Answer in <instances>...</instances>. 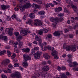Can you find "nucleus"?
I'll list each match as a JSON object with an SVG mask.
<instances>
[{"mask_svg":"<svg viewBox=\"0 0 78 78\" xmlns=\"http://www.w3.org/2000/svg\"><path fill=\"white\" fill-rule=\"evenodd\" d=\"M13 30V29L12 28H10V29H9V34L10 36H12V31Z\"/></svg>","mask_w":78,"mask_h":78,"instance_id":"nucleus-19","label":"nucleus"},{"mask_svg":"<svg viewBox=\"0 0 78 78\" xmlns=\"http://www.w3.org/2000/svg\"><path fill=\"white\" fill-rule=\"evenodd\" d=\"M47 37H48V38H51V35L50 34H49L47 35Z\"/></svg>","mask_w":78,"mask_h":78,"instance_id":"nucleus-58","label":"nucleus"},{"mask_svg":"<svg viewBox=\"0 0 78 78\" xmlns=\"http://www.w3.org/2000/svg\"><path fill=\"white\" fill-rule=\"evenodd\" d=\"M2 39L5 42H7V41H8V37L6 36H2Z\"/></svg>","mask_w":78,"mask_h":78,"instance_id":"nucleus-21","label":"nucleus"},{"mask_svg":"<svg viewBox=\"0 0 78 78\" xmlns=\"http://www.w3.org/2000/svg\"><path fill=\"white\" fill-rule=\"evenodd\" d=\"M31 7V4L30 3H27L24 5H18L17 6V7L18 9H20L22 12H23L25 11V8H28Z\"/></svg>","mask_w":78,"mask_h":78,"instance_id":"nucleus-1","label":"nucleus"},{"mask_svg":"<svg viewBox=\"0 0 78 78\" xmlns=\"http://www.w3.org/2000/svg\"><path fill=\"white\" fill-rule=\"evenodd\" d=\"M45 12L43 11H40L39 12V14H40V15H44L45 14Z\"/></svg>","mask_w":78,"mask_h":78,"instance_id":"nucleus-36","label":"nucleus"},{"mask_svg":"<svg viewBox=\"0 0 78 78\" xmlns=\"http://www.w3.org/2000/svg\"><path fill=\"white\" fill-rule=\"evenodd\" d=\"M38 77L39 78H45V76H48V73H45L44 74L39 73L38 75Z\"/></svg>","mask_w":78,"mask_h":78,"instance_id":"nucleus-8","label":"nucleus"},{"mask_svg":"<svg viewBox=\"0 0 78 78\" xmlns=\"http://www.w3.org/2000/svg\"><path fill=\"white\" fill-rule=\"evenodd\" d=\"M53 34L54 36H55L59 37L60 36L61 34L60 33V32H59V31H55L53 33Z\"/></svg>","mask_w":78,"mask_h":78,"instance_id":"nucleus-12","label":"nucleus"},{"mask_svg":"<svg viewBox=\"0 0 78 78\" xmlns=\"http://www.w3.org/2000/svg\"><path fill=\"white\" fill-rule=\"evenodd\" d=\"M73 28L74 30L76 29V28H78V24H77L76 25H75L73 27Z\"/></svg>","mask_w":78,"mask_h":78,"instance_id":"nucleus-39","label":"nucleus"},{"mask_svg":"<svg viewBox=\"0 0 78 78\" xmlns=\"http://www.w3.org/2000/svg\"><path fill=\"white\" fill-rule=\"evenodd\" d=\"M52 56H54L58 55V51L56 50H54L51 53Z\"/></svg>","mask_w":78,"mask_h":78,"instance_id":"nucleus-17","label":"nucleus"},{"mask_svg":"<svg viewBox=\"0 0 78 78\" xmlns=\"http://www.w3.org/2000/svg\"><path fill=\"white\" fill-rule=\"evenodd\" d=\"M8 66L10 69H12V66L11 64L9 65Z\"/></svg>","mask_w":78,"mask_h":78,"instance_id":"nucleus-60","label":"nucleus"},{"mask_svg":"<svg viewBox=\"0 0 78 78\" xmlns=\"http://www.w3.org/2000/svg\"><path fill=\"white\" fill-rule=\"evenodd\" d=\"M26 23L27 24H29L30 25L33 26V20H29L28 22H27Z\"/></svg>","mask_w":78,"mask_h":78,"instance_id":"nucleus-15","label":"nucleus"},{"mask_svg":"<svg viewBox=\"0 0 78 78\" xmlns=\"http://www.w3.org/2000/svg\"><path fill=\"white\" fill-rule=\"evenodd\" d=\"M34 25L36 26H38V25L41 26V25H42V22L39 20H35L34 21Z\"/></svg>","mask_w":78,"mask_h":78,"instance_id":"nucleus-7","label":"nucleus"},{"mask_svg":"<svg viewBox=\"0 0 78 78\" xmlns=\"http://www.w3.org/2000/svg\"><path fill=\"white\" fill-rule=\"evenodd\" d=\"M4 72L5 73H11V70L9 69H8L6 70H5L4 71Z\"/></svg>","mask_w":78,"mask_h":78,"instance_id":"nucleus-27","label":"nucleus"},{"mask_svg":"<svg viewBox=\"0 0 78 78\" xmlns=\"http://www.w3.org/2000/svg\"><path fill=\"white\" fill-rule=\"evenodd\" d=\"M26 19H27V15H25L23 18V20H26Z\"/></svg>","mask_w":78,"mask_h":78,"instance_id":"nucleus-48","label":"nucleus"},{"mask_svg":"<svg viewBox=\"0 0 78 78\" xmlns=\"http://www.w3.org/2000/svg\"><path fill=\"white\" fill-rule=\"evenodd\" d=\"M27 0H21L20 1V5H21V4H22V3H23V2H27Z\"/></svg>","mask_w":78,"mask_h":78,"instance_id":"nucleus-38","label":"nucleus"},{"mask_svg":"<svg viewBox=\"0 0 78 78\" xmlns=\"http://www.w3.org/2000/svg\"><path fill=\"white\" fill-rule=\"evenodd\" d=\"M71 7H72V8L73 9L74 12H78V10L77 9V7L76 6L74 5H71Z\"/></svg>","mask_w":78,"mask_h":78,"instance_id":"nucleus-11","label":"nucleus"},{"mask_svg":"<svg viewBox=\"0 0 78 78\" xmlns=\"http://www.w3.org/2000/svg\"><path fill=\"white\" fill-rule=\"evenodd\" d=\"M67 56L68 58H69V59L72 58V55H68Z\"/></svg>","mask_w":78,"mask_h":78,"instance_id":"nucleus-62","label":"nucleus"},{"mask_svg":"<svg viewBox=\"0 0 78 78\" xmlns=\"http://www.w3.org/2000/svg\"><path fill=\"white\" fill-rule=\"evenodd\" d=\"M73 64L74 65L73 66V67L74 68H73V70H75V68H76V66H77V65H78V63H76V62H73Z\"/></svg>","mask_w":78,"mask_h":78,"instance_id":"nucleus-25","label":"nucleus"},{"mask_svg":"<svg viewBox=\"0 0 78 78\" xmlns=\"http://www.w3.org/2000/svg\"><path fill=\"white\" fill-rule=\"evenodd\" d=\"M62 70H66V67L65 66H62Z\"/></svg>","mask_w":78,"mask_h":78,"instance_id":"nucleus-56","label":"nucleus"},{"mask_svg":"<svg viewBox=\"0 0 78 78\" xmlns=\"http://www.w3.org/2000/svg\"><path fill=\"white\" fill-rule=\"evenodd\" d=\"M43 57L46 59H50V57L49 55L45 53L43 54Z\"/></svg>","mask_w":78,"mask_h":78,"instance_id":"nucleus-10","label":"nucleus"},{"mask_svg":"<svg viewBox=\"0 0 78 78\" xmlns=\"http://www.w3.org/2000/svg\"><path fill=\"white\" fill-rule=\"evenodd\" d=\"M5 33H8L9 34V28H6L5 29Z\"/></svg>","mask_w":78,"mask_h":78,"instance_id":"nucleus-40","label":"nucleus"},{"mask_svg":"<svg viewBox=\"0 0 78 78\" xmlns=\"http://www.w3.org/2000/svg\"><path fill=\"white\" fill-rule=\"evenodd\" d=\"M22 37L21 36H19L17 37V40L18 42H20V39H22Z\"/></svg>","mask_w":78,"mask_h":78,"instance_id":"nucleus-33","label":"nucleus"},{"mask_svg":"<svg viewBox=\"0 0 78 78\" xmlns=\"http://www.w3.org/2000/svg\"><path fill=\"white\" fill-rule=\"evenodd\" d=\"M30 48H23L22 49L23 52H26V53H29L30 52Z\"/></svg>","mask_w":78,"mask_h":78,"instance_id":"nucleus-14","label":"nucleus"},{"mask_svg":"<svg viewBox=\"0 0 78 78\" xmlns=\"http://www.w3.org/2000/svg\"><path fill=\"white\" fill-rule=\"evenodd\" d=\"M57 24V23L56 22H55L53 23L52 24V26L54 28H56V25Z\"/></svg>","mask_w":78,"mask_h":78,"instance_id":"nucleus-32","label":"nucleus"},{"mask_svg":"<svg viewBox=\"0 0 78 78\" xmlns=\"http://www.w3.org/2000/svg\"><path fill=\"white\" fill-rule=\"evenodd\" d=\"M16 58V54L14 53L12 55L11 57V59H14Z\"/></svg>","mask_w":78,"mask_h":78,"instance_id":"nucleus-42","label":"nucleus"},{"mask_svg":"<svg viewBox=\"0 0 78 78\" xmlns=\"http://www.w3.org/2000/svg\"><path fill=\"white\" fill-rule=\"evenodd\" d=\"M8 63H9V60L7 59L5 61H3L2 62V64L3 66H6Z\"/></svg>","mask_w":78,"mask_h":78,"instance_id":"nucleus-9","label":"nucleus"},{"mask_svg":"<svg viewBox=\"0 0 78 78\" xmlns=\"http://www.w3.org/2000/svg\"><path fill=\"white\" fill-rule=\"evenodd\" d=\"M23 58H24V60L23 62V65L24 67H27L28 66L27 60H31V58L29 56L26 55H23Z\"/></svg>","mask_w":78,"mask_h":78,"instance_id":"nucleus-2","label":"nucleus"},{"mask_svg":"<svg viewBox=\"0 0 78 78\" xmlns=\"http://www.w3.org/2000/svg\"><path fill=\"white\" fill-rule=\"evenodd\" d=\"M54 58L55 59H58V58H59V57L57 55H54Z\"/></svg>","mask_w":78,"mask_h":78,"instance_id":"nucleus-44","label":"nucleus"},{"mask_svg":"<svg viewBox=\"0 0 78 78\" xmlns=\"http://www.w3.org/2000/svg\"><path fill=\"white\" fill-rule=\"evenodd\" d=\"M55 11L56 12H59V10H58V8H56L55 9Z\"/></svg>","mask_w":78,"mask_h":78,"instance_id":"nucleus-46","label":"nucleus"},{"mask_svg":"<svg viewBox=\"0 0 78 78\" xmlns=\"http://www.w3.org/2000/svg\"><path fill=\"white\" fill-rule=\"evenodd\" d=\"M64 16V14H62V13H60L58 15V17H62Z\"/></svg>","mask_w":78,"mask_h":78,"instance_id":"nucleus-53","label":"nucleus"},{"mask_svg":"<svg viewBox=\"0 0 78 78\" xmlns=\"http://www.w3.org/2000/svg\"><path fill=\"white\" fill-rule=\"evenodd\" d=\"M14 51L16 53H18L19 52V51H18V49H15L14 48Z\"/></svg>","mask_w":78,"mask_h":78,"instance_id":"nucleus-59","label":"nucleus"},{"mask_svg":"<svg viewBox=\"0 0 78 78\" xmlns=\"http://www.w3.org/2000/svg\"><path fill=\"white\" fill-rule=\"evenodd\" d=\"M33 11L34 12H37V9H34L33 10Z\"/></svg>","mask_w":78,"mask_h":78,"instance_id":"nucleus-47","label":"nucleus"},{"mask_svg":"<svg viewBox=\"0 0 78 78\" xmlns=\"http://www.w3.org/2000/svg\"><path fill=\"white\" fill-rule=\"evenodd\" d=\"M1 8L3 10H5V9H6V5H1Z\"/></svg>","mask_w":78,"mask_h":78,"instance_id":"nucleus-29","label":"nucleus"},{"mask_svg":"<svg viewBox=\"0 0 78 78\" xmlns=\"http://www.w3.org/2000/svg\"><path fill=\"white\" fill-rule=\"evenodd\" d=\"M1 77L2 78H7V77L5 76V75L2 74L1 76Z\"/></svg>","mask_w":78,"mask_h":78,"instance_id":"nucleus-49","label":"nucleus"},{"mask_svg":"<svg viewBox=\"0 0 78 78\" xmlns=\"http://www.w3.org/2000/svg\"><path fill=\"white\" fill-rule=\"evenodd\" d=\"M67 45L66 44L64 43L63 44V49H66V48L67 47Z\"/></svg>","mask_w":78,"mask_h":78,"instance_id":"nucleus-37","label":"nucleus"},{"mask_svg":"<svg viewBox=\"0 0 78 78\" xmlns=\"http://www.w3.org/2000/svg\"><path fill=\"white\" fill-rule=\"evenodd\" d=\"M20 34L22 36H26L28 33H31L29 29L26 28L24 30H22L20 31Z\"/></svg>","mask_w":78,"mask_h":78,"instance_id":"nucleus-4","label":"nucleus"},{"mask_svg":"<svg viewBox=\"0 0 78 78\" xmlns=\"http://www.w3.org/2000/svg\"><path fill=\"white\" fill-rule=\"evenodd\" d=\"M14 66L16 67H18L19 66V64L18 63H16L14 65Z\"/></svg>","mask_w":78,"mask_h":78,"instance_id":"nucleus-35","label":"nucleus"},{"mask_svg":"<svg viewBox=\"0 0 78 78\" xmlns=\"http://www.w3.org/2000/svg\"><path fill=\"white\" fill-rule=\"evenodd\" d=\"M30 55L34 56V58L35 59H38L40 58L41 55V52L40 51H37L36 53L34 49H32L30 53Z\"/></svg>","mask_w":78,"mask_h":78,"instance_id":"nucleus-3","label":"nucleus"},{"mask_svg":"<svg viewBox=\"0 0 78 78\" xmlns=\"http://www.w3.org/2000/svg\"><path fill=\"white\" fill-rule=\"evenodd\" d=\"M49 69H50V68H49V67L47 66H45L42 68V70H44V72H47V71H48L49 70Z\"/></svg>","mask_w":78,"mask_h":78,"instance_id":"nucleus-13","label":"nucleus"},{"mask_svg":"<svg viewBox=\"0 0 78 78\" xmlns=\"http://www.w3.org/2000/svg\"><path fill=\"white\" fill-rule=\"evenodd\" d=\"M57 8L59 10V12H60V11H62V7H59L58 8Z\"/></svg>","mask_w":78,"mask_h":78,"instance_id":"nucleus-52","label":"nucleus"},{"mask_svg":"<svg viewBox=\"0 0 78 78\" xmlns=\"http://www.w3.org/2000/svg\"><path fill=\"white\" fill-rule=\"evenodd\" d=\"M29 17L30 19H34L35 17L34 14L33 13H31L29 15Z\"/></svg>","mask_w":78,"mask_h":78,"instance_id":"nucleus-20","label":"nucleus"},{"mask_svg":"<svg viewBox=\"0 0 78 78\" xmlns=\"http://www.w3.org/2000/svg\"><path fill=\"white\" fill-rule=\"evenodd\" d=\"M45 6L46 8H48L50 7V4H47Z\"/></svg>","mask_w":78,"mask_h":78,"instance_id":"nucleus-64","label":"nucleus"},{"mask_svg":"<svg viewBox=\"0 0 78 78\" xmlns=\"http://www.w3.org/2000/svg\"><path fill=\"white\" fill-rule=\"evenodd\" d=\"M69 38H73V35L72 34H70L69 35Z\"/></svg>","mask_w":78,"mask_h":78,"instance_id":"nucleus-50","label":"nucleus"},{"mask_svg":"<svg viewBox=\"0 0 78 78\" xmlns=\"http://www.w3.org/2000/svg\"><path fill=\"white\" fill-rule=\"evenodd\" d=\"M14 34L16 36H19V33L18 32H15Z\"/></svg>","mask_w":78,"mask_h":78,"instance_id":"nucleus-57","label":"nucleus"},{"mask_svg":"<svg viewBox=\"0 0 78 78\" xmlns=\"http://www.w3.org/2000/svg\"><path fill=\"white\" fill-rule=\"evenodd\" d=\"M7 54L9 57H10L11 56V52L8 50L7 51Z\"/></svg>","mask_w":78,"mask_h":78,"instance_id":"nucleus-34","label":"nucleus"},{"mask_svg":"<svg viewBox=\"0 0 78 78\" xmlns=\"http://www.w3.org/2000/svg\"><path fill=\"white\" fill-rule=\"evenodd\" d=\"M35 39L37 41H38L39 42V45L41 47H43V45L42 44V40L41 37H39L36 36L35 37Z\"/></svg>","mask_w":78,"mask_h":78,"instance_id":"nucleus-5","label":"nucleus"},{"mask_svg":"<svg viewBox=\"0 0 78 78\" xmlns=\"http://www.w3.org/2000/svg\"><path fill=\"white\" fill-rule=\"evenodd\" d=\"M39 49V48L38 47H35L34 48V50H38Z\"/></svg>","mask_w":78,"mask_h":78,"instance_id":"nucleus-51","label":"nucleus"},{"mask_svg":"<svg viewBox=\"0 0 78 78\" xmlns=\"http://www.w3.org/2000/svg\"><path fill=\"white\" fill-rule=\"evenodd\" d=\"M50 20L51 22H54V21H55L57 22L58 21V18L56 17L55 18H54L53 17H51L50 18Z\"/></svg>","mask_w":78,"mask_h":78,"instance_id":"nucleus-16","label":"nucleus"},{"mask_svg":"<svg viewBox=\"0 0 78 78\" xmlns=\"http://www.w3.org/2000/svg\"><path fill=\"white\" fill-rule=\"evenodd\" d=\"M36 4H32V6L33 8H36Z\"/></svg>","mask_w":78,"mask_h":78,"instance_id":"nucleus-43","label":"nucleus"},{"mask_svg":"<svg viewBox=\"0 0 78 78\" xmlns=\"http://www.w3.org/2000/svg\"><path fill=\"white\" fill-rule=\"evenodd\" d=\"M58 21H57V22H62V21H64V19H63L62 18H61L58 19Z\"/></svg>","mask_w":78,"mask_h":78,"instance_id":"nucleus-31","label":"nucleus"},{"mask_svg":"<svg viewBox=\"0 0 78 78\" xmlns=\"http://www.w3.org/2000/svg\"><path fill=\"white\" fill-rule=\"evenodd\" d=\"M68 61H69V66L70 67H73V66L72 65V59H69L68 60Z\"/></svg>","mask_w":78,"mask_h":78,"instance_id":"nucleus-22","label":"nucleus"},{"mask_svg":"<svg viewBox=\"0 0 78 78\" xmlns=\"http://www.w3.org/2000/svg\"><path fill=\"white\" fill-rule=\"evenodd\" d=\"M72 51H76V47L73 46L71 48V50Z\"/></svg>","mask_w":78,"mask_h":78,"instance_id":"nucleus-26","label":"nucleus"},{"mask_svg":"<svg viewBox=\"0 0 78 78\" xmlns=\"http://www.w3.org/2000/svg\"><path fill=\"white\" fill-rule=\"evenodd\" d=\"M7 20H8V21H9L10 20H11V17H7Z\"/></svg>","mask_w":78,"mask_h":78,"instance_id":"nucleus-61","label":"nucleus"},{"mask_svg":"<svg viewBox=\"0 0 78 78\" xmlns=\"http://www.w3.org/2000/svg\"><path fill=\"white\" fill-rule=\"evenodd\" d=\"M53 4L54 5H57V4H58V3H57V2H56V1H53Z\"/></svg>","mask_w":78,"mask_h":78,"instance_id":"nucleus-55","label":"nucleus"},{"mask_svg":"<svg viewBox=\"0 0 78 78\" xmlns=\"http://www.w3.org/2000/svg\"><path fill=\"white\" fill-rule=\"evenodd\" d=\"M41 48H42L41 50L43 51H46V50H47V48H46V47H44V48H43V47H41Z\"/></svg>","mask_w":78,"mask_h":78,"instance_id":"nucleus-41","label":"nucleus"},{"mask_svg":"<svg viewBox=\"0 0 78 78\" xmlns=\"http://www.w3.org/2000/svg\"><path fill=\"white\" fill-rule=\"evenodd\" d=\"M46 48L48 49V50H51V47L47 46H46Z\"/></svg>","mask_w":78,"mask_h":78,"instance_id":"nucleus-45","label":"nucleus"},{"mask_svg":"<svg viewBox=\"0 0 78 78\" xmlns=\"http://www.w3.org/2000/svg\"><path fill=\"white\" fill-rule=\"evenodd\" d=\"M65 12H69V10L67 9V8H65Z\"/></svg>","mask_w":78,"mask_h":78,"instance_id":"nucleus-54","label":"nucleus"},{"mask_svg":"<svg viewBox=\"0 0 78 78\" xmlns=\"http://www.w3.org/2000/svg\"><path fill=\"white\" fill-rule=\"evenodd\" d=\"M42 30L44 33H48V30L45 28L42 29Z\"/></svg>","mask_w":78,"mask_h":78,"instance_id":"nucleus-28","label":"nucleus"},{"mask_svg":"<svg viewBox=\"0 0 78 78\" xmlns=\"http://www.w3.org/2000/svg\"><path fill=\"white\" fill-rule=\"evenodd\" d=\"M18 42H19V46L20 47H22V46L23 45V42L21 41H20Z\"/></svg>","mask_w":78,"mask_h":78,"instance_id":"nucleus-30","label":"nucleus"},{"mask_svg":"<svg viewBox=\"0 0 78 78\" xmlns=\"http://www.w3.org/2000/svg\"><path fill=\"white\" fill-rule=\"evenodd\" d=\"M71 47H70V46L69 45H67V46H66V51H70L71 50Z\"/></svg>","mask_w":78,"mask_h":78,"instance_id":"nucleus-23","label":"nucleus"},{"mask_svg":"<svg viewBox=\"0 0 78 78\" xmlns=\"http://www.w3.org/2000/svg\"><path fill=\"white\" fill-rule=\"evenodd\" d=\"M38 34L40 35H42L43 34V31L42 29L38 30Z\"/></svg>","mask_w":78,"mask_h":78,"instance_id":"nucleus-24","label":"nucleus"},{"mask_svg":"<svg viewBox=\"0 0 78 78\" xmlns=\"http://www.w3.org/2000/svg\"><path fill=\"white\" fill-rule=\"evenodd\" d=\"M61 76V78H67V76L64 73H61V75H60Z\"/></svg>","mask_w":78,"mask_h":78,"instance_id":"nucleus-18","label":"nucleus"},{"mask_svg":"<svg viewBox=\"0 0 78 78\" xmlns=\"http://www.w3.org/2000/svg\"><path fill=\"white\" fill-rule=\"evenodd\" d=\"M64 31L65 33H68V32L69 31V30L67 29H65L64 30Z\"/></svg>","mask_w":78,"mask_h":78,"instance_id":"nucleus-63","label":"nucleus"},{"mask_svg":"<svg viewBox=\"0 0 78 78\" xmlns=\"http://www.w3.org/2000/svg\"><path fill=\"white\" fill-rule=\"evenodd\" d=\"M11 76L13 78L16 77L17 78H20L21 77V75L19 72H16L15 73V74H12Z\"/></svg>","mask_w":78,"mask_h":78,"instance_id":"nucleus-6","label":"nucleus"}]
</instances>
